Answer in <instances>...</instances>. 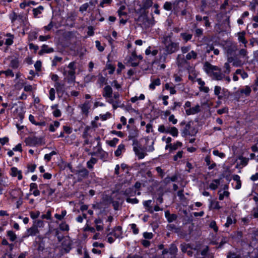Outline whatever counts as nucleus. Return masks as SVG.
I'll use <instances>...</instances> for the list:
<instances>
[{
  "label": "nucleus",
  "mask_w": 258,
  "mask_h": 258,
  "mask_svg": "<svg viewBox=\"0 0 258 258\" xmlns=\"http://www.w3.org/2000/svg\"><path fill=\"white\" fill-rule=\"evenodd\" d=\"M180 36L184 40V42L186 43L187 41L191 40L192 37V35L187 33H182L180 34Z\"/></svg>",
  "instance_id": "37"
},
{
  "label": "nucleus",
  "mask_w": 258,
  "mask_h": 258,
  "mask_svg": "<svg viewBox=\"0 0 258 258\" xmlns=\"http://www.w3.org/2000/svg\"><path fill=\"white\" fill-rule=\"evenodd\" d=\"M221 208L219 203L215 200H210L209 209L211 210H219Z\"/></svg>",
  "instance_id": "25"
},
{
  "label": "nucleus",
  "mask_w": 258,
  "mask_h": 258,
  "mask_svg": "<svg viewBox=\"0 0 258 258\" xmlns=\"http://www.w3.org/2000/svg\"><path fill=\"white\" fill-rule=\"evenodd\" d=\"M185 56L188 61L190 60H195L198 58V53L195 50H191L188 52Z\"/></svg>",
  "instance_id": "21"
},
{
  "label": "nucleus",
  "mask_w": 258,
  "mask_h": 258,
  "mask_svg": "<svg viewBox=\"0 0 258 258\" xmlns=\"http://www.w3.org/2000/svg\"><path fill=\"white\" fill-rule=\"evenodd\" d=\"M112 89L109 85L105 86L102 92L103 97L106 99L112 95Z\"/></svg>",
  "instance_id": "16"
},
{
  "label": "nucleus",
  "mask_w": 258,
  "mask_h": 258,
  "mask_svg": "<svg viewBox=\"0 0 258 258\" xmlns=\"http://www.w3.org/2000/svg\"><path fill=\"white\" fill-rule=\"evenodd\" d=\"M161 84V81L160 79L157 78L156 79L152 80L151 83L149 85V88L151 90H154L156 86H158Z\"/></svg>",
  "instance_id": "31"
},
{
  "label": "nucleus",
  "mask_w": 258,
  "mask_h": 258,
  "mask_svg": "<svg viewBox=\"0 0 258 258\" xmlns=\"http://www.w3.org/2000/svg\"><path fill=\"white\" fill-rule=\"evenodd\" d=\"M167 134L171 135L173 137H177L178 136V131L176 127L168 125Z\"/></svg>",
  "instance_id": "23"
},
{
  "label": "nucleus",
  "mask_w": 258,
  "mask_h": 258,
  "mask_svg": "<svg viewBox=\"0 0 258 258\" xmlns=\"http://www.w3.org/2000/svg\"><path fill=\"white\" fill-rule=\"evenodd\" d=\"M168 120L173 124H176L178 121L177 119L175 118V116L173 114H171L169 116L168 118Z\"/></svg>",
  "instance_id": "63"
},
{
  "label": "nucleus",
  "mask_w": 258,
  "mask_h": 258,
  "mask_svg": "<svg viewBox=\"0 0 258 258\" xmlns=\"http://www.w3.org/2000/svg\"><path fill=\"white\" fill-rule=\"evenodd\" d=\"M125 6H121L119 8V10H118V13L120 17H121V16L126 15V13L124 12V10H125Z\"/></svg>",
  "instance_id": "61"
},
{
  "label": "nucleus",
  "mask_w": 258,
  "mask_h": 258,
  "mask_svg": "<svg viewBox=\"0 0 258 258\" xmlns=\"http://www.w3.org/2000/svg\"><path fill=\"white\" fill-rule=\"evenodd\" d=\"M39 188L42 190L43 194L48 196H51L55 191V189L52 188L48 184H40Z\"/></svg>",
  "instance_id": "8"
},
{
  "label": "nucleus",
  "mask_w": 258,
  "mask_h": 258,
  "mask_svg": "<svg viewBox=\"0 0 258 258\" xmlns=\"http://www.w3.org/2000/svg\"><path fill=\"white\" fill-rule=\"evenodd\" d=\"M138 136V131L136 129H132L129 131L128 140H132Z\"/></svg>",
  "instance_id": "38"
},
{
  "label": "nucleus",
  "mask_w": 258,
  "mask_h": 258,
  "mask_svg": "<svg viewBox=\"0 0 258 258\" xmlns=\"http://www.w3.org/2000/svg\"><path fill=\"white\" fill-rule=\"evenodd\" d=\"M81 109L82 112L85 114L88 115L89 110L90 109V102L88 101H86L83 104L79 106Z\"/></svg>",
  "instance_id": "18"
},
{
  "label": "nucleus",
  "mask_w": 258,
  "mask_h": 258,
  "mask_svg": "<svg viewBox=\"0 0 258 258\" xmlns=\"http://www.w3.org/2000/svg\"><path fill=\"white\" fill-rule=\"evenodd\" d=\"M152 200H148L144 202L143 205L144 207L147 209V210L150 212L151 213H153V210L152 209L151 206V204L152 203Z\"/></svg>",
  "instance_id": "43"
},
{
  "label": "nucleus",
  "mask_w": 258,
  "mask_h": 258,
  "mask_svg": "<svg viewBox=\"0 0 258 258\" xmlns=\"http://www.w3.org/2000/svg\"><path fill=\"white\" fill-rule=\"evenodd\" d=\"M54 51V49L52 47H49L47 45L43 44L41 46V49L39 52V54L41 55L43 53H51Z\"/></svg>",
  "instance_id": "20"
},
{
  "label": "nucleus",
  "mask_w": 258,
  "mask_h": 258,
  "mask_svg": "<svg viewBox=\"0 0 258 258\" xmlns=\"http://www.w3.org/2000/svg\"><path fill=\"white\" fill-rule=\"evenodd\" d=\"M167 134L171 135L173 137H177L178 136V131L176 127L168 125Z\"/></svg>",
  "instance_id": "24"
},
{
  "label": "nucleus",
  "mask_w": 258,
  "mask_h": 258,
  "mask_svg": "<svg viewBox=\"0 0 258 258\" xmlns=\"http://www.w3.org/2000/svg\"><path fill=\"white\" fill-rule=\"evenodd\" d=\"M219 200L222 201L224 199V197H228L229 196V192L228 191H224L222 193L219 192Z\"/></svg>",
  "instance_id": "53"
},
{
  "label": "nucleus",
  "mask_w": 258,
  "mask_h": 258,
  "mask_svg": "<svg viewBox=\"0 0 258 258\" xmlns=\"http://www.w3.org/2000/svg\"><path fill=\"white\" fill-rule=\"evenodd\" d=\"M38 228L35 225H33L31 228L27 229L28 236H34L39 233Z\"/></svg>",
  "instance_id": "27"
},
{
  "label": "nucleus",
  "mask_w": 258,
  "mask_h": 258,
  "mask_svg": "<svg viewBox=\"0 0 258 258\" xmlns=\"http://www.w3.org/2000/svg\"><path fill=\"white\" fill-rule=\"evenodd\" d=\"M201 110V106L199 104H197L195 106L191 107L190 108H187L185 110V114L186 115H191L196 114L200 112Z\"/></svg>",
  "instance_id": "13"
},
{
  "label": "nucleus",
  "mask_w": 258,
  "mask_h": 258,
  "mask_svg": "<svg viewBox=\"0 0 258 258\" xmlns=\"http://www.w3.org/2000/svg\"><path fill=\"white\" fill-rule=\"evenodd\" d=\"M7 236L11 241H15L17 238L16 234L12 230L7 231Z\"/></svg>",
  "instance_id": "47"
},
{
  "label": "nucleus",
  "mask_w": 258,
  "mask_h": 258,
  "mask_svg": "<svg viewBox=\"0 0 258 258\" xmlns=\"http://www.w3.org/2000/svg\"><path fill=\"white\" fill-rule=\"evenodd\" d=\"M67 214V211L66 210H62L61 212V214H55L54 217L59 220H61L66 216Z\"/></svg>",
  "instance_id": "50"
},
{
  "label": "nucleus",
  "mask_w": 258,
  "mask_h": 258,
  "mask_svg": "<svg viewBox=\"0 0 258 258\" xmlns=\"http://www.w3.org/2000/svg\"><path fill=\"white\" fill-rule=\"evenodd\" d=\"M177 251V248L174 244H171L169 248V252L172 254H175Z\"/></svg>",
  "instance_id": "62"
},
{
  "label": "nucleus",
  "mask_w": 258,
  "mask_h": 258,
  "mask_svg": "<svg viewBox=\"0 0 258 258\" xmlns=\"http://www.w3.org/2000/svg\"><path fill=\"white\" fill-rule=\"evenodd\" d=\"M198 131L195 127L191 125L190 123L188 122L185 124L184 127L182 131L181 134L183 137L195 136Z\"/></svg>",
  "instance_id": "6"
},
{
  "label": "nucleus",
  "mask_w": 258,
  "mask_h": 258,
  "mask_svg": "<svg viewBox=\"0 0 258 258\" xmlns=\"http://www.w3.org/2000/svg\"><path fill=\"white\" fill-rule=\"evenodd\" d=\"M233 179L236 182L235 188L239 189L241 186V181L240 179V176L238 175H234L233 177Z\"/></svg>",
  "instance_id": "33"
},
{
  "label": "nucleus",
  "mask_w": 258,
  "mask_h": 258,
  "mask_svg": "<svg viewBox=\"0 0 258 258\" xmlns=\"http://www.w3.org/2000/svg\"><path fill=\"white\" fill-rule=\"evenodd\" d=\"M62 58L57 56H54L53 59L52 60V66L55 67L57 65L58 63L61 62Z\"/></svg>",
  "instance_id": "49"
},
{
  "label": "nucleus",
  "mask_w": 258,
  "mask_h": 258,
  "mask_svg": "<svg viewBox=\"0 0 258 258\" xmlns=\"http://www.w3.org/2000/svg\"><path fill=\"white\" fill-rule=\"evenodd\" d=\"M3 36L4 44L7 46H10L13 44L14 39V35L11 33H8L6 34H2Z\"/></svg>",
  "instance_id": "11"
},
{
  "label": "nucleus",
  "mask_w": 258,
  "mask_h": 258,
  "mask_svg": "<svg viewBox=\"0 0 258 258\" xmlns=\"http://www.w3.org/2000/svg\"><path fill=\"white\" fill-rule=\"evenodd\" d=\"M245 33L244 31L241 32L238 34L239 41L242 42L244 44V47H246V43H247V40L245 38Z\"/></svg>",
  "instance_id": "32"
},
{
  "label": "nucleus",
  "mask_w": 258,
  "mask_h": 258,
  "mask_svg": "<svg viewBox=\"0 0 258 258\" xmlns=\"http://www.w3.org/2000/svg\"><path fill=\"white\" fill-rule=\"evenodd\" d=\"M168 126H165L164 124L159 125L158 131L161 133L167 134Z\"/></svg>",
  "instance_id": "55"
},
{
  "label": "nucleus",
  "mask_w": 258,
  "mask_h": 258,
  "mask_svg": "<svg viewBox=\"0 0 258 258\" xmlns=\"http://www.w3.org/2000/svg\"><path fill=\"white\" fill-rule=\"evenodd\" d=\"M182 146V143L179 141H177L173 144H170L168 146L170 151H172L177 150L178 148H180Z\"/></svg>",
  "instance_id": "30"
},
{
  "label": "nucleus",
  "mask_w": 258,
  "mask_h": 258,
  "mask_svg": "<svg viewBox=\"0 0 258 258\" xmlns=\"http://www.w3.org/2000/svg\"><path fill=\"white\" fill-rule=\"evenodd\" d=\"M204 69L215 80H221L224 78V75L221 73V69L217 66L212 65L209 62L205 63Z\"/></svg>",
  "instance_id": "1"
},
{
  "label": "nucleus",
  "mask_w": 258,
  "mask_h": 258,
  "mask_svg": "<svg viewBox=\"0 0 258 258\" xmlns=\"http://www.w3.org/2000/svg\"><path fill=\"white\" fill-rule=\"evenodd\" d=\"M10 175L12 177H17L19 180L23 178L21 170H18V169L15 167H13L11 168Z\"/></svg>",
  "instance_id": "15"
},
{
  "label": "nucleus",
  "mask_w": 258,
  "mask_h": 258,
  "mask_svg": "<svg viewBox=\"0 0 258 258\" xmlns=\"http://www.w3.org/2000/svg\"><path fill=\"white\" fill-rule=\"evenodd\" d=\"M60 123L57 121H55L53 124L49 125V130L51 132H54L57 128L59 127Z\"/></svg>",
  "instance_id": "45"
},
{
  "label": "nucleus",
  "mask_w": 258,
  "mask_h": 258,
  "mask_svg": "<svg viewBox=\"0 0 258 258\" xmlns=\"http://www.w3.org/2000/svg\"><path fill=\"white\" fill-rule=\"evenodd\" d=\"M30 191H32V194L35 197H37L40 194V191L38 189L37 184L34 182L30 183Z\"/></svg>",
  "instance_id": "19"
},
{
  "label": "nucleus",
  "mask_w": 258,
  "mask_h": 258,
  "mask_svg": "<svg viewBox=\"0 0 258 258\" xmlns=\"http://www.w3.org/2000/svg\"><path fill=\"white\" fill-rule=\"evenodd\" d=\"M241 93L248 95L251 92V88L248 86H246L244 88L240 90Z\"/></svg>",
  "instance_id": "54"
},
{
  "label": "nucleus",
  "mask_w": 258,
  "mask_h": 258,
  "mask_svg": "<svg viewBox=\"0 0 258 258\" xmlns=\"http://www.w3.org/2000/svg\"><path fill=\"white\" fill-rule=\"evenodd\" d=\"M176 63L178 67L181 68H187L189 66V63L186 58L181 54L177 55Z\"/></svg>",
  "instance_id": "7"
},
{
  "label": "nucleus",
  "mask_w": 258,
  "mask_h": 258,
  "mask_svg": "<svg viewBox=\"0 0 258 258\" xmlns=\"http://www.w3.org/2000/svg\"><path fill=\"white\" fill-rule=\"evenodd\" d=\"M163 44L166 55L175 53L179 48V43L173 41L169 36H166L164 38Z\"/></svg>",
  "instance_id": "2"
},
{
  "label": "nucleus",
  "mask_w": 258,
  "mask_h": 258,
  "mask_svg": "<svg viewBox=\"0 0 258 258\" xmlns=\"http://www.w3.org/2000/svg\"><path fill=\"white\" fill-rule=\"evenodd\" d=\"M205 160L207 165L209 166L208 168L209 169H212L216 166V163L214 162L211 163V158L209 156H206Z\"/></svg>",
  "instance_id": "39"
},
{
  "label": "nucleus",
  "mask_w": 258,
  "mask_h": 258,
  "mask_svg": "<svg viewBox=\"0 0 258 258\" xmlns=\"http://www.w3.org/2000/svg\"><path fill=\"white\" fill-rule=\"evenodd\" d=\"M27 146H34L36 145V141L34 138H27L25 140Z\"/></svg>",
  "instance_id": "35"
},
{
  "label": "nucleus",
  "mask_w": 258,
  "mask_h": 258,
  "mask_svg": "<svg viewBox=\"0 0 258 258\" xmlns=\"http://www.w3.org/2000/svg\"><path fill=\"white\" fill-rule=\"evenodd\" d=\"M236 219L234 215H229L227 217L226 222L224 224L226 227H229L232 224H235Z\"/></svg>",
  "instance_id": "22"
},
{
  "label": "nucleus",
  "mask_w": 258,
  "mask_h": 258,
  "mask_svg": "<svg viewBox=\"0 0 258 258\" xmlns=\"http://www.w3.org/2000/svg\"><path fill=\"white\" fill-rule=\"evenodd\" d=\"M54 87L57 92L61 91L63 88V85L61 84L59 82H56L54 84Z\"/></svg>",
  "instance_id": "64"
},
{
  "label": "nucleus",
  "mask_w": 258,
  "mask_h": 258,
  "mask_svg": "<svg viewBox=\"0 0 258 258\" xmlns=\"http://www.w3.org/2000/svg\"><path fill=\"white\" fill-rule=\"evenodd\" d=\"M96 228L97 231H101L103 229L102 221L100 219H97L95 220Z\"/></svg>",
  "instance_id": "41"
},
{
  "label": "nucleus",
  "mask_w": 258,
  "mask_h": 258,
  "mask_svg": "<svg viewBox=\"0 0 258 258\" xmlns=\"http://www.w3.org/2000/svg\"><path fill=\"white\" fill-rule=\"evenodd\" d=\"M133 149L139 159H142L147 155L145 150L140 147L134 146Z\"/></svg>",
  "instance_id": "12"
},
{
  "label": "nucleus",
  "mask_w": 258,
  "mask_h": 258,
  "mask_svg": "<svg viewBox=\"0 0 258 258\" xmlns=\"http://www.w3.org/2000/svg\"><path fill=\"white\" fill-rule=\"evenodd\" d=\"M120 95L118 93H114L113 95L107 98L106 101L112 105L113 109H116L121 106V101L119 99Z\"/></svg>",
  "instance_id": "5"
},
{
  "label": "nucleus",
  "mask_w": 258,
  "mask_h": 258,
  "mask_svg": "<svg viewBox=\"0 0 258 258\" xmlns=\"http://www.w3.org/2000/svg\"><path fill=\"white\" fill-rule=\"evenodd\" d=\"M75 64L76 63L74 61L71 62L68 64L67 69L64 68L63 70L62 74L69 83L75 81Z\"/></svg>",
  "instance_id": "3"
},
{
  "label": "nucleus",
  "mask_w": 258,
  "mask_h": 258,
  "mask_svg": "<svg viewBox=\"0 0 258 258\" xmlns=\"http://www.w3.org/2000/svg\"><path fill=\"white\" fill-rule=\"evenodd\" d=\"M225 91V89L222 88L220 86H215L214 87V95L217 97L219 100H221L223 98Z\"/></svg>",
  "instance_id": "10"
},
{
  "label": "nucleus",
  "mask_w": 258,
  "mask_h": 258,
  "mask_svg": "<svg viewBox=\"0 0 258 258\" xmlns=\"http://www.w3.org/2000/svg\"><path fill=\"white\" fill-rule=\"evenodd\" d=\"M97 162V159L95 158L92 157L90 160L87 162V166L89 169H93V165Z\"/></svg>",
  "instance_id": "42"
},
{
  "label": "nucleus",
  "mask_w": 258,
  "mask_h": 258,
  "mask_svg": "<svg viewBox=\"0 0 258 258\" xmlns=\"http://www.w3.org/2000/svg\"><path fill=\"white\" fill-rule=\"evenodd\" d=\"M40 214V212L38 211H32L30 213V216L32 219H35L39 216Z\"/></svg>",
  "instance_id": "58"
},
{
  "label": "nucleus",
  "mask_w": 258,
  "mask_h": 258,
  "mask_svg": "<svg viewBox=\"0 0 258 258\" xmlns=\"http://www.w3.org/2000/svg\"><path fill=\"white\" fill-rule=\"evenodd\" d=\"M190 45L183 46L181 47V51L182 54H185L189 52V51L190 50Z\"/></svg>",
  "instance_id": "60"
},
{
  "label": "nucleus",
  "mask_w": 258,
  "mask_h": 258,
  "mask_svg": "<svg viewBox=\"0 0 258 258\" xmlns=\"http://www.w3.org/2000/svg\"><path fill=\"white\" fill-rule=\"evenodd\" d=\"M56 153L55 151H53L49 154H46L44 156V159L47 161V162H49L51 160V157L53 155H56Z\"/></svg>",
  "instance_id": "56"
},
{
  "label": "nucleus",
  "mask_w": 258,
  "mask_h": 258,
  "mask_svg": "<svg viewBox=\"0 0 258 258\" xmlns=\"http://www.w3.org/2000/svg\"><path fill=\"white\" fill-rule=\"evenodd\" d=\"M118 142H119V139L116 138H114L111 140L107 141L106 143L110 147H115L116 144L118 143Z\"/></svg>",
  "instance_id": "48"
},
{
  "label": "nucleus",
  "mask_w": 258,
  "mask_h": 258,
  "mask_svg": "<svg viewBox=\"0 0 258 258\" xmlns=\"http://www.w3.org/2000/svg\"><path fill=\"white\" fill-rule=\"evenodd\" d=\"M181 2H182V1H176L172 4L170 2H166L164 4V5L163 6V8L165 10H166L167 11L171 10L172 8H173V9L175 10H177L178 8V6L179 4V3Z\"/></svg>",
  "instance_id": "9"
},
{
  "label": "nucleus",
  "mask_w": 258,
  "mask_h": 258,
  "mask_svg": "<svg viewBox=\"0 0 258 258\" xmlns=\"http://www.w3.org/2000/svg\"><path fill=\"white\" fill-rule=\"evenodd\" d=\"M165 216L169 222H172L176 220L177 216L176 214H170L169 211H166L165 212Z\"/></svg>",
  "instance_id": "28"
},
{
  "label": "nucleus",
  "mask_w": 258,
  "mask_h": 258,
  "mask_svg": "<svg viewBox=\"0 0 258 258\" xmlns=\"http://www.w3.org/2000/svg\"><path fill=\"white\" fill-rule=\"evenodd\" d=\"M164 89L169 91L171 95L175 94L176 93V91L175 89V86L172 83H166L164 85Z\"/></svg>",
  "instance_id": "29"
},
{
  "label": "nucleus",
  "mask_w": 258,
  "mask_h": 258,
  "mask_svg": "<svg viewBox=\"0 0 258 258\" xmlns=\"http://www.w3.org/2000/svg\"><path fill=\"white\" fill-rule=\"evenodd\" d=\"M9 18L13 25H15L17 23H18L20 25H22L25 24V22L27 21L26 17L22 14L18 15L14 12L10 14Z\"/></svg>",
  "instance_id": "4"
},
{
  "label": "nucleus",
  "mask_w": 258,
  "mask_h": 258,
  "mask_svg": "<svg viewBox=\"0 0 258 258\" xmlns=\"http://www.w3.org/2000/svg\"><path fill=\"white\" fill-rule=\"evenodd\" d=\"M239 55L242 58L243 60L246 61L248 58L247 56V51L246 49L242 48L239 51Z\"/></svg>",
  "instance_id": "34"
},
{
  "label": "nucleus",
  "mask_w": 258,
  "mask_h": 258,
  "mask_svg": "<svg viewBox=\"0 0 258 258\" xmlns=\"http://www.w3.org/2000/svg\"><path fill=\"white\" fill-rule=\"evenodd\" d=\"M121 235V228L120 226L116 227L113 231V235L115 238H118Z\"/></svg>",
  "instance_id": "46"
},
{
  "label": "nucleus",
  "mask_w": 258,
  "mask_h": 258,
  "mask_svg": "<svg viewBox=\"0 0 258 258\" xmlns=\"http://www.w3.org/2000/svg\"><path fill=\"white\" fill-rule=\"evenodd\" d=\"M43 9L42 6L39 7L38 8L34 9L33 10V15L35 17H37V16L41 13V10Z\"/></svg>",
  "instance_id": "57"
},
{
  "label": "nucleus",
  "mask_w": 258,
  "mask_h": 258,
  "mask_svg": "<svg viewBox=\"0 0 258 258\" xmlns=\"http://www.w3.org/2000/svg\"><path fill=\"white\" fill-rule=\"evenodd\" d=\"M162 141H165L166 143V145L165 147V150H168L169 146H168L170 144H171V142L172 141V138L170 137H168L166 138L165 137H164L162 139Z\"/></svg>",
  "instance_id": "51"
},
{
  "label": "nucleus",
  "mask_w": 258,
  "mask_h": 258,
  "mask_svg": "<svg viewBox=\"0 0 258 258\" xmlns=\"http://www.w3.org/2000/svg\"><path fill=\"white\" fill-rule=\"evenodd\" d=\"M196 81L199 85V89L201 92L206 93H208L209 92V88L205 86V82L201 78H198Z\"/></svg>",
  "instance_id": "14"
},
{
  "label": "nucleus",
  "mask_w": 258,
  "mask_h": 258,
  "mask_svg": "<svg viewBox=\"0 0 258 258\" xmlns=\"http://www.w3.org/2000/svg\"><path fill=\"white\" fill-rule=\"evenodd\" d=\"M141 58L140 56H138L135 52H133L129 59V63L133 67H136L139 64V59Z\"/></svg>",
  "instance_id": "17"
},
{
  "label": "nucleus",
  "mask_w": 258,
  "mask_h": 258,
  "mask_svg": "<svg viewBox=\"0 0 258 258\" xmlns=\"http://www.w3.org/2000/svg\"><path fill=\"white\" fill-rule=\"evenodd\" d=\"M55 90L54 88H51L49 91V98L51 100L53 101L55 99Z\"/></svg>",
  "instance_id": "59"
},
{
  "label": "nucleus",
  "mask_w": 258,
  "mask_h": 258,
  "mask_svg": "<svg viewBox=\"0 0 258 258\" xmlns=\"http://www.w3.org/2000/svg\"><path fill=\"white\" fill-rule=\"evenodd\" d=\"M246 61L244 60L239 59L237 58H235L234 60L232 65L236 67H241L242 66Z\"/></svg>",
  "instance_id": "44"
},
{
  "label": "nucleus",
  "mask_w": 258,
  "mask_h": 258,
  "mask_svg": "<svg viewBox=\"0 0 258 258\" xmlns=\"http://www.w3.org/2000/svg\"><path fill=\"white\" fill-rule=\"evenodd\" d=\"M220 184V180L218 179H214L210 184L209 187L212 190H215L218 188V185Z\"/></svg>",
  "instance_id": "40"
},
{
  "label": "nucleus",
  "mask_w": 258,
  "mask_h": 258,
  "mask_svg": "<svg viewBox=\"0 0 258 258\" xmlns=\"http://www.w3.org/2000/svg\"><path fill=\"white\" fill-rule=\"evenodd\" d=\"M125 151V148L124 145L121 144L118 146L116 150L114 152V155L116 157H119Z\"/></svg>",
  "instance_id": "26"
},
{
  "label": "nucleus",
  "mask_w": 258,
  "mask_h": 258,
  "mask_svg": "<svg viewBox=\"0 0 258 258\" xmlns=\"http://www.w3.org/2000/svg\"><path fill=\"white\" fill-rule=\"evenodd\" d=\"M226 52L228 55H232L236 50V46L235 45H230L226 48Z\"/></svg>",
  "instance_id": "36"
},
{
  "label": "nucleus",
  "mask_w": 258,
  "mask_h": 258,
  "mask_svg": "<svg viewBox=\"0 0 258 258\" xmlns=\"http://www.w3.org/2000/svg\"><path fill=\"white\" fill-rule=\"evenodd\" d=\"M19 66V62L17 59H12L10 62V67L13 69H17Z\"/></svg>",
  "instance_id": "52"
}]
</instances>
